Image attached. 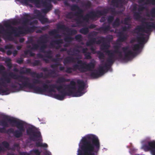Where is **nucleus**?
<instances>
[{
    "label": "nucleus",
    "mask_w": 155,
    "mask_h": 155,
    "mask_svg": "<svg viewBox=\"0 0 155 155\" xmlns=\"http://www.w3.org/2000/svg\"><path fill=\"white\" fill-rule=\"evenodd\" d=\"M20 73L21 74H31L33 77H36L38 78H42L43 76V74L42 72L38 73L36 72H31V69L26 68L24 67L20 68Z\"/></svg>",
    "instance_id": "f8f14e48"
},
{
    "label": "nucleus",
    "mask_w": 155,
    "mask_h": 155,
    "mask_svg": "<svg viewBox=\"0 0 155 155\" xmlns=\"http://www.w3.org/2000/svg\"><path fill=\"white\" fill-rule=\"evenodd\" d=\"M1 124L4 127H9L8 122L5 120H2L0 121Z\"/></svg>",
    "instance_id": "603ef678"
},
{
    "label": "nucleus",
    "mask_w": 155,
    "mask_h": 155,
    "mask_svg": "<svg viewBox=\"0 0 155 155\" xmlns=\"http://www.w3.org/2000/svg\"><path fill=\"white\" fill-rule=\"evenodd\" d=\"M48 38L47 34L42 35L39 37L38 42L41 45L39 48L40 52L45 54L44 55L45 57L51 59L52 58V51L50 50L45 51V49L48 47L47 43L48 41Z\"/></svg>",
    "instance_id": "1a4fd4ad"
},
{
    "label": "nucleus",
    "mask_w": 155,
    "mask_h": 155,
    "mask_svg": "<svg viewBox=\"0 0 155 155\" xmlns=\"http://www.w3.org/2000/svg\"><path fill=\"white\" fill-rule=\"evenodd\" d=\"M73 39V38L69 36H66L64 38V41L68 42H71Z\"/></svg>",
    "instance_id": "5fc2aeb1"
},
{
    "label": "nucleus",
    "mask_w": 155,
    "mask_h": 155,
    "mask_svg": "<svg viewBox=\"0 0 155 155\" xmlns=\"http://www.w3.org/2000/svg\"><path fill=\"white\" fill-rule=\"evenodd\" d=\"M77 10L78 11L74 13V15L78 18H82L83 21L86 22H88L89 19H91V16H93V15H92L93 12H91V11L90 12L88 13L87 14L85 15L84 16L83 14L84 12V11L82 9L80 8L79 7V8H78Z\"/></svg>",
    "instance_id": "9b49d317"
},
{
    "label": "nucleus",
    "mask_w": 155,
    "mask_h": 155,
    "mask_svg": "<svg viewBox=\"0 0 155 155\" xmlns=\"http://www.w3.org/2000/svg\"><path fill=\"white\" fill-rule=\"evenodd\" d=\"M30 53L31 55V56H34V54L33 53H32L31 51H30L28 50H25L24 51V54L25 56H26L28 55V54L29 53Z\"/></svg>",
    "instance_id": "680f3d73"
},
{
    "label": "nucleus",
    "mask_w": 155,
    "mask_h": 155,
    "mask_svg": "<svg viewBox=\"0 0 155 155\" xmlns=\"http://www.w3.org/2000/svg\"><path fill=\"white\" fill-rule=\"evenodd\" d=\"M144 1H146L144 3L145 4H150L153 5H155V0H139L138 3H141L144 2Z\"/></svg>",
    "instance_id": "72a5a7b5"
},
{
    "label": "nucleus",
    "mask_w": 155,
    "mask_h": 155,
    "mask_svg": "<svg viewBox=\"0 0 155 155\" xmlns=\"http://www.w3.org/2000/svg\"><path fill=\"white\" fill-rule=\"evenodd\" d=\"M33 83L35 85V84H42L43 81L41 80L37 79L34 78L33 79Z\"/></svg>",
    "instance_id": "37998d69"
},
{
    "label": "nucleus",
    "mask_w": 155,
    "mask_h": 155,
    "mask_svg": "<svg viewBox=\"0 0 155 155\" xmlns=\"http://www.w3.org/2000/svg\"><path fill=\"white\" fill-rule=\"evenodd\" d=\"M143 148L146 151L150 150L152 155H155V141L148 142V145H144Z\"/></svg>",
    "instance_id": "dca6fc26"
},
{
    "label": "nucleus",
    "mask_w": 155,
    "mask_h": 155,
    "mask_svg": "<svg viewBox=\"0 0 155 155\" xmlns=\"http://www.w3.org/2000/svg\"><path fill=\"white\" fill-rule=\"evenodd\" d=\"M49 71L50 72L45 74L46 78H55L58 76V74L56 73L55 70L50 69L49 70Z\"/></svg>",
    "instance_id": "c85d7f7f"
},
{
    "label": "nucleus",
    "mask_w": 155,
    "mask_h": 155,
    "mask_svg": "<svg viewBox=\"0 0 155 155\" xmlns=\"http://www.w3.org/2000/svg\"><path fill=\"white\" fill-rule=\"evenodd\" d=\"M95 66L94 62H90L87 63L86 62L83 61L81 60H78L77 64L73 65L72 68L68 67L64 71V72L68 74H71L72 71H75L78 70L81 72L84 73L87 71H91L94 69Z\"/></svg>",
    "instance_id": "0eeeda50"
},
{
    "label": "nucleus",
    "mask_w": 155,
    "mask_h": 155,
    "mask_svg": "<svg viewBox=\"0 0 155 155\" xmlns=\"http://www.w3.org/2000/svg\"><path fill=\"white\" fill-rule=\"evenodd\" d=\"M86 74L87 76H89L93 78H97L100 76L99 73L97 71H95L94 72H92L91 73H86Z\"/></svg>",
    "instance_id": "2f4dec72"
},
{
    "label": "nucleus",
    "mask_w": 155,
    "mask_h": 155,
    "mask_svg": "<svg viewBox=\"0 0 155 155\" xmlns=\"http://www.w3.org/2000/svg\"><path fill=\"white\" fill-rule=\"evenodd\" d=\"M98 54L99 55L98 58H99V59H100V60L102 59L103 60H104V59L105 56H104V54L103 53H102L100 52H99L98 53ZM103 61H104V60H103Z\"/></svg>",
    "instance_id": "bf43d9fd"
},
{
    "label": "nucleus",
    "mask_w": 155,
    "mask_h": 155,
    "mask_svg": "<svg viewBox=\"0 0 155 155\" xmlns=\"http://www.w3.org/2000/svg\"><path fill=\"white\" fill-rule=\"evenodd\" d=\"M70 81V79H66L64 77H61L58 78L56 82L57 84H61L64 82H69Z\"/></svg>",
    "instance_id": "473e14b6"
},
{
    "label": "nucleus",
    "mask_w": 155,
    "mask_h": 155,
    "mask_svg": "<svg viewBox=\"0 0 155 155\" xmlns=\"http://www.w3.org/2000/svg\"><path fill=\"white\" fill-rule=\"evenodd\" d=\"M114 52L115 53L117 54H118V58L121 59L122 58L123 55L122 54V52L120 51L117 50H114Z\"/></svg>",
    "instance_id": "de8ad7c7"
},
{
    "label": "nucleus",
    "mask_w": 155,
    "mask_h": 155,
    "mask_svg": "<svg viewBox=\"0 0 155 155\" xmlns=\"http://www.w3.org/2000/svg\"><path fill=\"white\" fill-rule=\"evenodd\" d=\"M91 2L89 1H87L83 4V5L87 8H89L91 6Z\"/></svg>",
    "instance_id": "4d7b16f0"
},
{
    "label": "nucleus",
    "mask_w": 155,
    "mask_h": 155,
    "mask_svg": "<svg viewBox=\"0 0 155 155\" xmlns=\"http://www.w3.org/2000/svg\"><path fill=\"white\" fill-rule=\"evenodd\" d=\"M57 28L58 29H61L64 31H66L69 33V35H73L77 33V31L76 30L73 29L69 28L67 27L64 24L61 25L58 23L56 25Z\"/></svg>",
    "instance_id": "4468645a"
},
{
    "label": "nucleus",
    "mask_w": 155,
    "mask_h": 155,
    "mask_svg": "<svg viewBox=\"0 0 155 155\" xmlns=\"http://www.w3.org/2000/svg\"><path fill=\"white\" fill-rule=\"evenodd\" d=\"M130 20L129 18H125L124 20V24L126 25H129V21Z\"/></svg>",
    "instance_id": "0e129e2a"
},
{
    "label": "nucleus",
    "mask_w": 155,
    "mask_h": 155,
    "mask_svg": "<svg viewBox=\"0 0 155 155\" xmlns=\"http://www.w3.org/2000/svg\"><path fill=\"white\" fill-rule=\"evenodd\" d=\"M77 82L78 86L76 92L74 91L76 89L75 82L72 81H71L70 84L66 86V88L68 89L67 92L65 89H63V86H65L64 84H60L57 86L55 84H52L49 85L48 93L55 92L54 89L56 88L60 94H54V97L61 101L63 100L66 96L73 95V97H80L84 94L82 91L84 88L85 84L83 81L79 80L77 81Z\"/></svg>",
    "instance_id": "f257e3e1"
},
{
    "label": "nucleus",
    "mask_w": 155,
    "mask_h": 155,
    "mask_svg": "<svg viewBox=\"0 0 155 155\" xmlns=\"http://www.w3.org/2000/svg\"><path fill=\"white\" fill-rule=\"evenodd\" d=\"M97 38H100V39L97 41H96V38H92L91 39H89V40L93 45L94 44H96L97 45H100L102 43V42H104L106 39V38L103 36L98 37Z\"/></svg>",
    "instance_id": "5701e85b"
},
{
    "label": "nucleus",
    "mask_w": 155,
    "mask_h": 155,
    "mask_svg": "<svg viewBox=\"0 0 155 155\" xmlns=\"http://www.w3.org/2000/svg\"><path fill=\"white\" fill-rule=\"evenodd\" d=\"M146 15L147 17L150 16L152 18H155V7L152 8L150 11V14L147 13Z\"/></svg>",
    "instance_id": "c9c22d12"
},
{
    "label": "nucleus",
    "mask_w": 155,
    "mask_h": 155,
    "mask_svg": "<svg viewBox=\"0 0 155 155\" xmlns=\"http://www.w3.org/2000/svg\"><path fill=\"white\" fill-rule=\"evenodd\" d=\"M85 59L87 60L91 59L92 58L91 56V53L88 52L84 54Z\"/></svg>",
    "instance_id": "6e6d98bb"
},
{
    "label": "nucleus",
    "mask_w": 155,
    "mask_h": 155,
    "mask_svg": "<svg viewBox=\"0 0 155 155\" xmlns=\"http://www.w3.org/2000/svg\"><path fill=\"white\" fill-rule=\"evenodd\" d=\"M80 52L79 50L77 48H74L72 50L71 49L68 50L67 53L68 55L76 56V57H80L81 56L79 54Z\"/></svg>",
    "instance_id": "412c9836"
},
{
    "label": "nucleus",
    "mask_w": 155,
    "mask_h": 155,
    "mask_svg": "<svg viewBox=\"0 0 155 155\" xmlns=\"http://www.w3.org/2000/svg\"><path fill=\"white\" fill-rule=\"evenodd\" d=\"M88 28L87 27H84L81 28L80 30V32L84 35H87L89 32Z\"/></svg>",
    "instance_id": "4c0bfd02"
},
{
    "label": "nucleus",
    "mask_w": 155,
    "mask_h": 155,
    "mask_svg": "<svg viewBox=\"0 0 155 155\" xmlns=\"http://www.w3.org/2000/svg\"><path fill=\"white\" fill-rule=\"evenodd\" d=\"M143 24L142 26H138L134 31V33L138 35L137 37V40L139 44H135L133 45L132 49L134 51L138 52L142 48L143 44L145 42V38L144 36V34L142 33H139V31H142L148 34L155 29V23L153 22L142 21Z\"/></svg>",
    "instance_id": "39448f33"
},
{
    "label": "nucleus",
    "mask_w": 155,
    "mask_h": 155,
    "mask_svg": "<svg viewBox=\"0 0 155 155\" xmlns=\"http://www.w3.org/2000/svg\"><path fill=\"white\" fill-rule=\"evenodd\" d=\"M130 25L128 26H124L122 28V30L124 31H126L127 30L130 29Z\"/></svg>",
    "instance_id": "69168bd1"
},
{
    "label": "nucleus",
    "mask_w": 155,
    "mask_h": 155,
    "mask_svg": "<svg viewBox=\"0 0 155 155\" xmlns=\"http://www.w3.org/2000/svg\"><path fill=\"white\" fill-rule=\"evenodd\" d=\"M4 118L9 122L12 126H16L18 130H14L13 128H10L6 130L5 128L4 127L0 128V133L8 134H12L16 138H20L23 136V133L25 131V129L24 127V123L22 121L17 120L13 118H10L7 116H5Z\"/></svg>",
    "instance_id": "423d86ee"
},
{
    "label": "nucleus",
    "mask_w": 155,
    "mask_h": 155,
    "mask_svg": "<svg viewBox=\"0 0 155 155\" xmlns=\"http://www.w3.org/2000/svg\"><path fill=\"white\" fill-rule=\"evenodd\" d=\"M78 18L75 19V20L76 21V23L77 24H82L83 22V20H81V19H82V18H78Z\"/></svg>",
    "instance_id": "052dcab7"
},
{
    "label": "nucleus",
    "mask_w": 155,
    "mask_h": 155,
    "mask_svg": "<svg viewBox=\"0 0 155 155\" xmlns=\"http://www.w3.org/2000/svg\"><path fill=\"white\" fill-rule=\"evenodd\" d=\"M81 57H74L72 56H68L66 57L64 59L63 63L64 65L70 64L72 63H74L76 61V60L77 61L78 60H80Z\"/></svg>",
    "instance_id": "aec40b11"
},
{
    "label": "nucleus",
    "mask_w": 155,
    "mask_h": 155,
    "mask_svg": "<svg viewBox=\"0 0 155 155\" xmlns=\"http://www.w3.org/2000/svg\"><path fill=\"white\" fill-rule=\"evenodd\" d=\"M8 76L12 78L17 80L18 82L15 81V83L19 86V87H17V85L13 83H11L10 87L14 92H18L23 90L25 88H28L32 89L35 93L43 94L45 93V90L42 88L30 83V79L29 77L15 74L12 72L9 73Z\"/></svg>",
    "instance_id": "7ed1b4c3"
},
{
    "label": "nucleus",
    "mask_w": 155,
    "mask_h": 155,
    "mask_svg": "<svg viewBox=\"0 0 155 155\" xmlns=\"http://www.w3.org/2000/svg\"><path fill=\"white\" fill-rule=\"evenodd\" d=\"M106 38V40H107L110 39V37L109 36H107ZM105 41L104 42H103V44L101 45V49L103 51H104V52H105V51L107 50H109L108 49L110 47V45L109 44H107V43H105Z\"/></svg>",
    "instance_id": "a878e982"
},
{
    "label": "nucleus",
    "mask_w": 155,
    "mask_h": 155,
    "mask_svg": "<svg viewBox=\"0 0 155 155\" xmlns=\"http://www.w3.org/2000/svg\"><path fill=\"white\" fill-rule=\"evenodd\" d=\"M2 145L6 148L8 149L9 147V143L6 141H4L2 142Z\"/></svg>",
    "instance_id": "13d9d810"
},
{
    "label": "nucleus",
    "mask_w": 155,
    "mask_h": 155,
    "mask_svg": "<svg viewBox=\"0 0 155 155\" xmlns=\"http://www.w3.org/2000/svg\"><path fill=\"white\" fill-rule=\"evenodd\" d=\"M35 14H36L37 18L40 21L41 23L44 24L45 23H50L51 22L48 18L45 17L44 15H42L40 11L38 10H35L34 11Z\"/></svg>",
    "instance_id": "f3484780"
},
{
    "label": "nucleus",
    "mask_w": 155,
    "mask_h": 155,
    "mask_svg": "<svg viewBox=\"0 0 155 155\" xmlns=\"http://www.w3.org/2000/svg\"><path fill=\"white\" fill-rule=\"evenodd\" d=\"M50 28L49 25H47L41 27L40 28L42 31H45L48 29Z\"/></svg>",
    "instance_id": "774afa93"
},
{
    "label": "nucleus",
    "mask_w": 155,
    "mask_h": 155,
    "mask_svg": "<svg viewBox=\"0 0 155 155\" xmlns=\"http://www.w3.org/2000/svg\"><path fill=\"white\" fill-rule=\"evenodd\" d=\"M24 2L27 4L28 2L31 3H34L37 6L40 5V0H22Z\"/></svg>",
    "instance_id": "c756f323"
},
{
    "label": "nucleus",
    "mask_w": 155,
    "mask_h": 155,
    "mask_svg": "<svg viewBox=\"0 0 155 155\" xmlns=\"http://www.w3.org/2000/svg\"><path fill=\"white\" fill-rule=\"evenodd\" d=\"M71 9V11H74L78 10L79 8V7L77 5H72L70 6Z\"/></svg>",
    "instance_id": "3c124183"
},
{
    "label": "nucleus",
    "mask_w": 155,
    "mask_h": 155,
    "mask_svg": "<svg viewBox=\"0 0 155 155\" xmlns=\"http://www.w3.org/2000/svg\"><path fill=\"white\" fill-rule=\"evenodd\" d=\"M93 16H91V19H94L96 18L100 17L102 16L106 15L109 12L108 8H104L102 10H97L96 11H92Z\"/></svg>",
    "instance_id": "ddd939ff"
},
{
    "label": "nucleus",
    "mask_w": 155,
    "mask_h": 155,
    "mask_svg": "<svg viewBox=\"0 0 155 155\" xmlns=\"http://www.w3.org/2000/svg\"><path fill=\"white\" fill-rule=\"evenodd\" d=\"M105 52L107 54L108 57L115 58V56L114 54L115 53L114 51L112 50H107L105 51Z\"/></svg>",
    "instance_id": "e433bc0d"
},
{
    "label": "nucleus",
    "mask_w": 155,
    "mask_h": 155,
    "mask_svg": "<svg viewBox=\"0 0 155 155\" xmlns=\"http://www.w3.org/2000/svg\"><path fill=\"white\" fill-rule=\"evenodd\" d=\"M129 48L128 46L123 47L122 48L123 51L124 53V59L127 60H130L131 58L134 56L135 55V52L130 50H129L126 52L129 49Z\"/></svg>",
    "instance_id": "2eb2a0df"
},
{
    "label": "nucleus",
    "mask_w": 155,
    "mask_h": 155,
    "mask_svg": "<svg viewBox=\"0 0 155 155\" xmlns=\"http://www.w3.org/2000/svg\"><path fill=\"white\" fill-rule=\"evenodd\" d=\"M73 15L72 13L71 12H70L68 13L66 15V17L67 18L71 19L73 18Z\"/></svg>",
    "instance_id": "e2e57ef3"
},
{
    "label": "nucleus",
    "mask_w": 155,
    "mask_h": 155,
    "mask_svg": "<svg viewBox=\"0 0 155 155\" xmlns=\"http://www.w3.org/2000/svg\"><path fill=\"white\" fill-rule=\"evenodd\" d=\"M78 155H97L100 147L97 137L91 134L82 137L79 145Z\"/></svg>",
    "instance_id": "f03ea898"
},
{
    "label": "nucleus",
    "mask_w": 155,
    "mask_h": 155,
    "mask_svg": "<svg viewBox=\"0 0 155 155\" xmlns=\"http://www.w3.org/2000/svg\"><path fill=\"white\" fill-rule=\"evenodd\" d=\"M105 23L103 24L102 26L96 29L97 30L100 31H103L104 33H107L110 30L111 28L109 25H105Z\"/></svg>",
    "instance_id": "b1692460"
},
{
    "label": "nucleus",
    "mask_w": 155,
    "mask_h": 155,
    "mask_svg": "<svg viewBox=\"0 0 155 155\" xmlns=\"http://www.w3.org/2000/svg\"><path fill=\"white\" fill-rule=\"evenodd\" d=\"M146 7L144 6L143 5H139L138 8V12H135L134 13L133 16L135 19L138 20L141 18V12L143 11L144 10L146 9Z\"/></svg>",
    "instance_id": "a211bd4d"
},
{
    "label": "nucleus",
    "mask_w": 155,
    "mask_h": 155,
    "mask_svg": "<svg viewBox=\"0 0 155 155\" xmlns=\"http://www.w3.org/2000/svg\"><path fill=\"white\" fill-rule=\"evenodd\" d=\"M58 30L56 29H53L48 31V34L51 36H54L55 38H61V35L58 34Z\"/></svg>",
    "instance_id": "393cba45"
},
{
    "label": "nucleus",
    "mask_w": 155,
    "mask_h": 155,
    "mask_svg": "<svg viewBox=\"0 0 155 155\" xmlns=\"http://www.w3.org/2000/svg\"><path fill=\"white\" fill-rule=\"evenodd\" d=\"M30 153L31 154L34 155H40L41 153V152L37 149H33L31 150Z\"/></svg>",
    "instance_id": "58836bf2"
},
{
    "label": "nucleus",
    "mask_w": 155,
    "mask_h": 155,
    "mask_svg": "<svg viewBox=\"0 0 155 155\" xmlns=\"http://www.w3.org/2000/svg\"><path fill=\"white\" fill-rule=\"evenodd\" d=\"M120 19L118 17L116 18L112 24V26L114 28H115L118 27L120 26Z\"/></svg>",
    "instance_id": "7c9ffc66"
},
{
    "label": "nucleus",
    "mask_w": 155,
    "mask_h": 155,
    "mask_svg": "<svg viewBox=\"0 0 155 155\" xmlns=\"http://www.w3.org/2000/svg\"><path fill=\"white\" fill-rule=\"evenodd\" d=\"M19 21H21V23L23 25V26L25 27L27 26H25L26 24L29 22V20L27 17H24L22 18L21 19H19Z\"/></svg>",
    "instance_id": "f704fd0d"
},
{
    "label": "nucleus",
    "mask_w": 155,
    "mask_h": 155,
    "mask_svg": "<svg viewBox=\"0 0 155 155\" xmlns=\"http://www.w3.org/2000/svg\"><path fill=\"white\" fill-rule=\"evenodd\" d=\"M104 68L103 66H100L98 71H97L100 76L104 74Z\"/></svg>",
    "instance_id": "79ce46f5"
},
{
    "label": "nucleus",
    "mask_w": 155,
    "mask_h": 155,
    "mask_svg": "<svg viewBox=\"0 0 155 155\" xmlns=\"http://www.w3.org/2000/svg\"><path fill=\"white\" fill-rule=\"evenodd\" d=\"M41 3L45 8L42 10V12L43 13H46L51 10L52 6L51 4L50 3L48 2L46 0H40Z\"/></svg>",
    "instance_id": "6ab92c4d"
},
{
    "label": "nucleus",
    "mask_w": 155,
    "mask_h": 155,
    "mask_svg": "<svg viewBox=\"0 0 155 155\" xmlns=\"http://www.w3.org/2000/svg\"><path fill=\"white\" fill-rule=\"evenodd\" d=\"M27 134L29 136V139L34 141H38L35 143L37 147L47 148L48 145L46 143H43L42 137L40 132L32 127L28 128L26 130Z\"/></svg>",
    "instance_id": "6e6552de"
},
{
    "label": "nucleus",
    "mask_w": 155,
    "mask_h": 155,
    "mask_svg": "<svg viewBox=\"0 0 155 155\" xmlns=\"http://www.w3.org/2000/svg\"><path fill=\"white\" fill-rule=\"evenodd\" d=\"M111 64H109V63H108L107 62L106 63L104 64V66L103 67L104 68H106V69H107V70H108V69L110 68V66H111Z\"/></svg>",
    "instance_id": "338daca9"
},
{
    "label": "nucleus",
    "mask_w": 155,
    "mask_h": 155,
    "mask_svg": "<svg viewBox=\"0 0 155 155\" xmlns=\"http://www.w3.org/2000/svg\"><path fill=\"white\" fill-rule=\"evenodd\" d=\"M125 3V0H112L111 1V5L116 8L122 6L123 4Z\"/></svg>",
    "instance_id": "4be33fe9"
},
{
    "label": "nucleus",
    "mask_w": 155,
    "mask_h": 155,
    "mask_svg": "<svg viewBox=\"0 0 155 155\" xmlns=\"http://www.w3.org/2000/svg\"><path fill=\"white\" fill-rule=\"evenodd\" d=\"M53 43L58 45L56 47V49H58L61 47V46L59 44H63V41L62 39L60 38L54 40L50 43L51 45L52 46H53Z\"/></svg>",
    "instance_id": "cd10ccee"
},
{
    "label": "nucleus",
    "mask_w": 155,
    "mask_h": 155,
    "mask_svg": "<svg viewBox=\"0 0 155 155\" xmlns=\"http://www.w3.org/2000/svg\"><path fill=\"white\" fill-rule=\"evenodd\" d=\"M43 89L44 90V93L48 92V89H49V85L48 86L47 84H44L43 85Z\"/></svg>",
    "instance_id": "8fccbe9b"
},
{
    "label": "nucleus",
    "mask_w": 155,
    "mask_h": 155,
    "mask_svg": "<svg viewBox=\"0 0 155 155\" xmlns=\"http://www.w3.org/2000/svg\"><path fill=\"white\" fill-rule=\"evenodd\" d=\"M75 38L76 41L80 42L82 40L83 38L81 35L78 34L75 36Z\"/></svg>",
    "instance_id": "864d4df0"
},
{
    "label": "nucleus",
    "mask_w": 155,
    "mask_h": 155,
    "mask_svg": "<svg viewBox=\"0 0 155 155\" xmlns=\"http://www.w3.org/2000/svg\"><path fill=\"white\" fill-rule=\"evenodd\" d=\"M38 40L37 41V42L38 44H34L33 43L32 44V50H37L39 47L40 48L41 45L38 42Z\"/></svg>",
    "instance_id": "ea45409f"
},
{
    "label": "nucleus",
    "mask_w": 155,
    "mask_h": 155,
    "mask_svg": "<svg viewBox=\"0 0 155 155\" xmlns=\"http://www.w3.org/2000/svg\"><path fill=\"white\" fill-rule=\"evenodd\" d=\"M114 19V16L113 15L109 16L107 18L108 23L109 24H111Z\"/></svg>",
    "instance_id": "09e8293b"
},
{
    "label": "nucleus",
    "mask_w": 155,
    "mask_h": 155,
    "mask_svg": "<svg viewBox=\"0 0 155 155\" xmlns=\"http://www.w3.org/2000/svg\"><path fill=\"white\" fill-rule=\"evenodd\" d=\"M118 38L117 41L120 42L125 41L127 39L126 35H124L122 32H120L118 33Z\"/></svg>",
    "instance_id": "bb28decb"
},
{
    "label": "nucleus",
    "mask_w": 155,
    "mask_h": 155,
    "mask_svg": "<svg viewBox=\"0 0 155 155\" xmlns=\"http://www.w3.org/2000/svg\"><path fill=\"white\" fill-rule=\"evenodd\" d=\"M19 23H20V21L14 19L10 21H6L4 23V25L7 28L6 30H5L2 25L0 24V28H3V31L6 34L7 38L9 40L12 38V34H14L15 36L18 37L21 34H27L32 33L36 28L35 26L25 27L24 26H19L17 28L11 25H15Z\"/></svg>",
    "instance_id": "20e7f679"
},
{
    "label": "nucleus",
    "mask_w": 155,
    "mask_h": 155,
    "mask_svg": "<svg viewBox=\"0 0 155 155\" xmlns=\"http://www.w3.org/2000/svg\"><path fill=\"white\" fill-rule=\"evenodd\" d=\"M31 63L33 67L38 66L41 64V61L38 60H35L34 62H31Z\"/></svg>",
    "instance_id": "c03bdc74"
},
{
    "label": "nucleus",
    "mask_w": 155,
    "mask_h": 155,
    "mask_svg": "<svg viewBox=\"0 0 155 155\" xmlns=\"http://www.w3.org/2000/svg\"><path fill=\"white\" fill-rule=\"evenodd\" d=\"M109 12H111V14L113 16H114L117 14V12L116 11L115 9L112 8H108Z\"/></svg>",
    "instance_id": "a18cd8bd"
},
{
    "label": "nucleus",
    "mask_w": 155,
    "mask_h": 155,
    "mask_svg": "<svg viewBox=\"0 0 155 155\" xmlns=\"http://www.w3.org/2000/svg\"><path fill=\"white\" fill-rule=\"evenodd\" d=\"M11 61V59L9 58H6L5 61V62L7 64V66L9 69H11L12 67V64Z\"/></svg>",
    "instance_id": "a19ab883"
},
{
    "label": "nucleus",
    "mask_w": 155,
    "mask_h": 155,
    "mask_svg": "<svg viewBox=\"0 0 155 155\" xmlns=\"http://www.w3.org/2000/svg\"><path fill=\"white\" fill-rule=\"evenodd\" d=\"M115 60V58H114L108 57L107 59V62L112 65L114 62Z\"/></svg>",
    "instance_id": "49530a36"
},
{
    "label": "nucleus",
    "mask_w": 155,
    "mask_h": 155,
    "mask_svg": "<svg viewBox=\"0 0 155 155\" xmlns=\"http://www.w3.org/2000/svg\"><path fill=\"white\" fill-rule=\"evenodd\" d=\"M11 78L7 76L6 73L5 72L2 75V78L0 79V85L4 88L0 86V94L7 95L10 93V90L7 87L6 83H11Z\"/></svg>",
    "instance_id": "9d476101"
}]
</instances>
